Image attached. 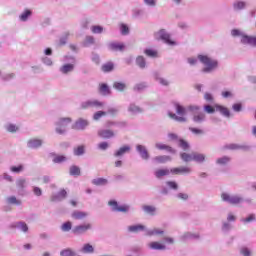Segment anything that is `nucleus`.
Segmentation results:
<instances>
[{"mask_svg":"<svg viewBox=\"0 0 256 256\" xmlns=\"http://www.w3.org/2000/svg\"><path fill=\"white\" fill-rule=\"evenodd\" d=\"M197 59L204 65L202 73H213L219 69V61L209 57V55L200 54Z\"/></svg>","mask_w":256,"mask_h":256,"instance_id":"obj_1","label":"nucleus"},{"mask_svg":"<svg viewBox=\"0 0 256 256\" xmlns=\"http://www.w3.org/2000/svg\"><path fill=\"white\" fill-rule=\"evenodd\" d=\"M173 106L177 114L168 112V117L173 119V121H177L178 123H187V117H185V115H187V108L179 104V102H174Z\"/></svg>","mask_w":256,"mask_h":256,"instance_id":"obj_2","label":"nucleus"},{"mask_svg":"<svg viewBox=\"0 0 256 256\" xmlns=\"http://www.w3.org/2000/svg\"><path fill=\"white\" fill-rule=\"evenodd\" d=\"M188 111L192 112L191 120L195 125H203L207 121V114L201 110V106L190 105Z\"/></svg>","mask_w":256,"mask_h":256,"instance_id":"obj_3","label":"nucleus"},{"mask_svg":"<svg viewBox=\"0 0 256 256\" xmlns=\"http://www.w3.org/2000/svg\"><path fill=\"white\" fill-rule=\"evenodd\" d=\"M232 37H240V43L242 45H249L250 47H256V37L249 36L243 30L233 29L231 31Z\"/></svg>","mask_w":256,"mask_h":256,"instance_id":"obj_4","label":"nucleus"},{"mask_svg":"<svg viewBox=\"0 0 256 256\" xmlns=\"http://www.w3.org/2000/svg\"><path fill=\"white\" fill-rule=\"evenodd\" d=\"M221 199L224 203H228V205H241L245 201V198L239 194H229L227 192H223L221 194Z\"/></svg>","mask_w":256,"mask_h":256,"instance_id":"obj_5","label":"nucleus"},{"mask_svg":"<svg viewBox=\"0 0 256 256\" xmlns=\"http://www.w3.org/2000/svg\"><path fill=\"white\" fill-rule=\"evenodd\" d=\"M71 121H73L71 118H60L55 122V132L58 135H65L67 133V127H69Z\"/></svg>","mask_w":256,"mask_h":256,"instance_id":"obj_6","label":"nucleus"},{"mask_svg":"<svg viewBox=\"0 0 256 256\" xmlns=\"http://www.w3.org/2000/svg\"><path fill=\"white\" fill-rule=\"evenodd\" d=\"M93 230V224L92 223H84L76 225L72 228L73 235L79 236V235H85L88 231Z\"/></svg>","mask_w":256,"mask_h":256,"instance_id":"obj_7","label":"nucleus"},{"mask_svg":"<svg viewBox=\"0 0 256 256\" xmlns=\"http://www.w3.org/2000/svg\"><path fill=\"white\" fill-rule=\"evenodd\" d=\"M108 205L111 207V210L115 213H129L131 206L127 204L119 205L116 200H110Z\"/></svg>","mask_w":256,"mask_h":256,"instance_id":"obj_8","label":"nucleus"},{"mask_svg":"<svg viewBox=\"0 0 256 256\" xmlns=\"http://www.w3.org/2000/svg\"><path fill=\"white\" fill-rule=\"evenodd\" d=\"M103 105L105 104L99 100H95V99L86 100L81 102L80 109H99L103 107Z\"/></svg>","mask_w":256,"mask_h":256,"instance_id":"obj_9","label":"nucleus"},{"mask_svg":"<svg viewBox=\"0 0 256 256\" xmlns=\"http://www.w3.org/2000/svg\"><path fill=\"white\" fill-rule=\"evenodd\" d=\"M156 39H161V41H164V43L170 46L177 45V42L171 40V35L167 33V30L165 29H161L159 32L156 33Z\"/></svg>","mask_w":256,"mask_h":256,"instance_id":"obj_10","label":"nucleus"},{"mask_svg":"<svg viewBox=\"0 0 256 256\" xmlns=\"http://www.w3.org/2000/svg\"><path fill=\"white\" fill-rule=\"evenodd\" d=\"M90 125L89 120L84 118H78L72 125V129L75 131H85Z\"/></svg>","mask_w":256,"mask_h":256,"instance_id":"obj_11","label":"nucleus"},{"mask_svg":"<svg viewBox=\"0 0 256 256\" xmlns=\"http://www.w3.org/2000/svg\"><path fill=\"white\" fill-rule=\"evenodd\" d=\"M45 144V141L41 138H31L27 141V147L28 149H41L43 145Z\"/></svg>","mask_w":256,"mask_h":256,"instance_id":"obj_12","label":"nucleus"},{"mask_svg":"<svg viewBox=\"0 0 256 256\" xmlns=\"http://www.w3.org/2000/svg\"><path fill=\"white\" fill-rule=\"evenodd\" d=\"M136 152L139 154L141 159H143L144 161H148L150 156H149V150L147 149V146L142 144H137Z\"/></svg>","mask_w":256,"mask_h":256,"instance_id":"obj_13","label":"nucleus"},{"mask_svg":"<svg viewBox=\"0 0 256 256\" xmlns=\"http://www.w3.org/2000/svg\"><path fill=\"white\" fill-rule=\"evenodd\" d=\"M215 110L218 111V113H220V115H222L223 117H226V119L231 118V111L229 110V108L220 104H215Z\"/></svg>","mask_w":256,"mask_h":256,"instance_id":"obj_14","label":"nucleus"},{"mask_svg":"<svg viewBox=\"0 0 256 256\" xmlns=\"http://www.w3.org/2000/svg\"><path fill=\"white\" fill-rule=\"evenodd\" d=\"M191 168L187 167V166H181L178 168H172L171 169V173L173 175H189V173H191Z\"/></svg>","mask_w":256,"mask_h":256,"instance_id":"obj_15","label":"nucleus"},{"mask_svg":"<svg viewBox=\"0 0 256 256\" xmlns=\"http://www.w3.org/2000/svg\"><path fill=\"white\" fill-rule=\"evenodd\" d=\"M127 111H128V113H130V115H139V114L143 113V108H141L140 106H138L135 103H130L128 105Z\"/></svg>","mask_w":256,"mask_h":256,"instance_id":"obj_16","label":"nucleus"},{"mask_svg":"<svg viewBox=\"0 0 256 256\" xmlns=\"http://www.w3.org/2000/svg\"><path fill=\"white\" fill-rule=\"evenodd\" d=\"M224 148L229 149L230 151H249V146L241 144H227L224 146Z\"/></svg>","mask_w":256,"mask_h":256,"instance_id":"obj_17","label":"nucleus"},{"mask_svg":"<svg viewBox=\"0 0 256 256\" xmlns=\"http://www.w3.org/2000/svg\"><path fill=\"white\" fill-rule=\"evenodd\" d=\"M11 227L12 229H18L19 231H22V233H27L29 231V226L23 221L13 223Z\"/></svg>","mask_w":256,"mask_h":256,"instance_id":"obj_18","label":"nucleus"},{"mask_svg":"<svg viewBox=\"0 0 256 256\" xmlns=\"http://www.w3.org/2000/svg\"><path fill=\"white\" fill-rule=\"evenodd\" d=\"M75 71L74 64H64L59 68V72L62 75H69V73H73Z\"/></svg>","mask_w":256,"mask_h":256,"instance_id":"obj_19","label":"nucleus"},{"mask_svg":"<svg viewBox=\"0 0 256 256\" xmlns=\"http://www.w3.org/2000/svg\"><path fill=\"white\" fill-rule=\"evenodd\" d=\"M146 227L145 225L142 224H136V225H130L127 228L128 233H141V231L146 232Z\"/></svg>","mask_w":256,"mask_h":256,"instance_id":"obj_20","label":"nucleus"},{"mask_svg":"<svg viewBox=\"0 0 256 256\" xmlns=\"http://www.w3.org/2000/svg\"><path fill=\"white\" fill-rule=\"evenodd\" d=\"M148 247L152 251H165V249H167V246H165V244H161L160 242L157 241L150 242L148 244Z\"/></svg>","mask_w":256,"mask_h":256,"instance_id":"obj_21","label":"nucleus"},{"mask_svg":"<svg viewBox=\"0 0 256 256\" xmlns=\"http://www.w3.org/2000/svg\"><path fill=\"white\" fill-rule=\"evenodd\" d=\"M98 136L102 137V139H112V137H115V132L109 129H102L98 131Z\"/></svg>","mask_w":256,"mask_h":256,"instance_id":"obj_22","label":"nucleus"},{"mask_svg":"<svg viewBox=\"0 0 256 256\" xmlns=\"http://www.w3.org/2000/svg\"><path fill=\"white\" fill-rule=\"evenodd\" d=\"M146 235L148 237H159L160 235H165V231L159 228L146 229Z\"/></svg>","mask_w":256,"mask_h":256,"instance_id":"obj_23","label":"nucleus"},{"mask_svg":"<svg viewBox=\"0 0 256 256\" xmlns=\"http://www.w3.org/2000/svg\"><path fill=\"white\" fill-rule=\"evenodd\" d=\"M155 147L156 149H159V151H167L168 153H172V155H175V153H177V151L173 149V147L166 144L156 143Z\"/></svg>","mask_w":256,"mask_h":256,"instance_id":"obj_24","label":"nucleus"},{"mask_svg":"<svg viewBox=\"0 0 256 256\" xmlns=\"http://www.w3.org/2000/svg\"><path fill=\"white\" fill-rule=\"evenodd\" d=\"M65 197H67V191L65 189H62L58 193L52 195L51 201H54V202L63 201Z\"/></svg>","mask_w":256,"mask_h":256,"instance_id":"obj_25","label":"nucleus"},{"mask_svg":"<svg viewBox=\"0 0 256 256\" xmlns=\"http://www.w3.org/2000/svg\"><path fill=\"white\" fill-rule=\"evenodd\" d=\"M170 174H171V169L169 170L168 168L158 169L154 172L156 179H163V177H167V175H170Z\"/></svg>","mask_w":256,"mask_h":256,"instance_id":"obj_26","label":"nucleus"},{"mask_svg":"<svg viewBox=\"0 0 256 256\" xmlns=\"http://www.w3.org/2000/svg\"><path fill=\"white\" fill-rule=\"evenodd\" d=\"M199 239V234L191 233V232H186L181 236L182 241H195Z\"/></svg>","mask_w":256,"mask_h":256,"instance_id":"obj_27","label":"nucleus"},{"mask_svg":"<svg viewBox=\"0 0 256 256\" xmlns=\"http://www.w3.org/2000/svg\"><path fill=\"white\" fill-rule=\"evenodd\" d=\"M153 75H154L155 81H157L160 85H162L163 87H169V80L161 77L159 72H154Z\"/></svg>","mask_w":256,"mask_h":256,"instance_id":"obj_28","label":"nucleus"},{"mask_svg":"<svg viewBox=\"0 0 256 256\" xmlns=\"http://www.w3.org/2000/svg\"><path fill=\"white\" fill-rule=\"evenodd\" d=\"M228 163H231V157L229 156H222L216 159V165H219V167H225Z\"/></svg>","mask_w":256,"mask_h":256,"instance_id":"obj_29","label":"nucleus"},{"mask_svg":"<svg viewBox=\"0 0 256 256\" xmlns=\"http://www.w3.org/2000/svg\"><path fill=\"white\" fill-rule=\"evenodd\" d=\"M129 151H131V146H122L114 153V157H123V155H125V153H129Z\"/></svg>","mask_w":256,"mask_h":256,"instance_id":"obj_30","label":"nucleus"},{"mask_svg":"<svg viewBox=\"0 0 256 256\" xmlns=\"http://www.w3.org/2000/svg\"><path fill=\"white\" fill-rule=\"evenodd\" d=\"M81 253H84L86 255H91L93 253H95V248L93 247V245L86 243L83 245V247L80 249Z\"/></svg>","mask_w":256,"mask_h":256,"instance_id":"obj_31","label":"nucleus"},{"mask_svg":"<svg viewBox=\"0 0 256 256\" xmlns=\"http://www.w3.org/2000/svg\"><path fill=\"white\" fill-rule=\"evenodd\" d=\"M16 187L18 191L21 193V191H24L25 188L27 187V179L25 178H18L16 180Z\"/></svg>","mask_w":256,"mask_h":256,"instance_id":"obj_32","label":"nucleus"},{"mask_svg":"<svg viewBox=\"0 0 256 256\" xmlns=\"http://www.w3.org/2000/svg\"><path fill=\"white\" fill-rule=\"evenodd\" d=\"M108 49L109 51H123V49H125V45L117 42H112L108 44Z\"/></svg>","mask_w":256,"mask_h":256,"instance_id":"obj_33","label":"nucleus"},{"mask_svg":"<svg viewBox=\"0 0 256 256\" xmlns=\"http://www.w3.org/2000/svg\"><path fill=\"white\" fill-rule=\"evenodd\" d=\"M7 205H16L17 207L22 205V202L20 199H17L15 196H8L6 198Z\"/></svg>","mask_w":256,"mask_h":256,"instance_id":"obj_34","label":"nucleus"},{"mask_svg":"<svg viewBox=\"0 0 256 256\" xmlns=\"http://www.w3.org/2000/svg\"><path fill=\"white\" fill-rule=\"evenodd\" d=\"M205 159V154L193 152L192 161H195V163H205Z\"/></svg>","mask_w":256,"mask_h":256,"instance_id":"obj_35","label":"nucleus"},{"mask_svg":"<svg viewBox=\"0 0 256 256\" xmlns=\"http://www.w3.org/2000/svg\"><path fill=\"white\" fill-rule=\"evenodd\" d=\"M145 15V10L144 9H141V8H134L132 10V17L134 19H141L143 18Z\"/></svg>","mask_w":256,"mask_h":256,"instance_id":"obj_36","label":"nucleus"},{"mask_svg":"<svg viewBox=\"0 0 256 256\" xmlns=\"http://www.w3.org/2000/svg\"><path fill=\"white\" fill-rule=\"evenodd\" d=\"M154 163H168V161H171V156L167 155H161V156H156L153 158Z\"/></svg>","mask_w":256,"mask_h":256,"instance_id":"obj_37","label":"nucleus"},{"mask_svg":"<svg viewBox=\"0 0 256 256\" xmlns=\"http://www.w3.org/2000/svg\"><path fill=\"white\" fill-rule=\"evenodd\" d=\"M99 93L104 96L111 95V88H109V85L102 83L99 87Z\"/></svg>","mask_w":256,"mask_h":256,"instance_id":"obj_38","label":"nucleus"},{"mask_svg":"<svg viewBox=\"0 0 256 256\" xmlns=\"http://www.w3.org/2000/svg\"><path fill=\"white\" fill-rule=\"evenodd\" d=\"M142 210L144 211V213H146L147 215H155V213H157V207L155 206H151V205H144L142 207Z\"/></svg>","mask_w":256,"mask_h":256,"instance_id":"obj_39","label":"nucleus"},{"mask_svg":"<svg viewBox=\"0 0 256 256\" xmlns=\"http://www.w3.org/2000/svg\"><path fill=\"white\" fill-rule=\"evenodd\" d=\"M232 229H233V224H231V222L222 221V227H221L222 233L227 235Z\"/></svg>","mask_w":256,"mask_h":256,"instance_id":"obj_40","label":"nucleus"},{"mask_svg":"<svg viewBox=\"0 0 256 256\" xmlns=\"http://www.w3.org/2000/svg\"><path fill=\"white\" fill-rule=\"evenodd\" d=\"M33 15V11L26 9L24 12H22L19 16L20 21L25 23L26 21L29 20V17Z\"/></svg>","mask_w":256,"mask_h":256,"instance_id":"obj_41","label":"nucleus"},{"mask_svg":"<svg viewBox=\"0 0 256 256\" xmlns=\"http://www.w3.org/2000/svg\"><path fill=\"white\" fill-rule=\"evenodd\" d=\"M93 185H96L97 187H105L107 183H109V180L105 178H95L92 180Z\"/></svg>","mask_w":256,"mask_h":256,"instance_id":"obj_42","label":"nucleus"},{"mask_svg":"<svg viewBox=\"0 0 256 256\" xmlns=\"http://www.w3.org/2000/svg\"><path fill=\"white\" fill-rule=\"evenodd\" d=\"M113 89H115L116 91H119L120 93H123V91L127 89V84L116 81L113 83Z\"/></svg>","mask_w":256,"mask_h":256,"instance_id":"obj_43","label":"nucleus"},{"mask_svg":"<svg viewBox=\"0 0 256 256\" xmlns=\"http://www.w3.org/2000/svg\"><path fill=\"white\" fill-rule=\"evenodd\" d=\"M69 173L72 177H79L81 175V168L79 166H70Z\"/></svg>","mask_w":256,"mask_h":256,"instance_id":"obj_44","label":"nucleus"},{"mask_svg":"<svg viewBox=\"0 0 256 256\" xmlns=\"http://www.w3.org/2000/svg\"><path fill=\"white\" fill-rule=\"evenodd\" d=\"M245 7H247V3L243 1H236L233 3L234 11H242V9H245Z\"/></svg>","mask_w":256,"mask_h":256,"instance_id":"obj_45","label":"nucleus"},{"mask_svg":"<svg viewBox=\"0 0 256 256\" xmlns=\"http://www.w3.org/2000/svg\"><path fill=\"white\" fill-rule=\"evenodd\" d=\"M64 61L68 65H74V67H75V65H77V58H75V56H73V55L64 56Z\"/></svg>","mask_w":256,"mask_h":256,"instance_id":"obj_46","label":"nucleus"},{"mask_svg":"<svg viewBox=\"0 0 256 256\" xmlns=\"http://www.w3.org/2000/svg\"><path fill=\"white\" fill-rule=\"evenodd\" d=\"M136 65H138L140 69H145V67H147V61L145 60V57L138 56L136 58Z\"/></svg>","mask_w":256,"mask_h":256,"instance_id":"obj_47","label":"nucleus"},{"mask_svg":"<svg viewBox=\"0 0 256 256\" xmlns=\"http://www.w3.org/2000/svg\"><path fill=\"white\" fill-rule=\"evenodd\" d=\"M91 45H95V37L86 36L83 42V47H91Z\"/></svg>","mask_w":256,"mask_h":256,"instance_id":"obj_48","label":"nucleus"},{"mask_svg":"<svg viewBox=\"0 0 256 256\" xmlns=\"http://www.w3.org/2000/svg\"><path fill=\"white\" fill-rule=\"evenodd\" d=\"M88 215L89 214H87V212H82V211H74L72 213V217L77 220L85 219V217H87Z\"/></svg>","mask_w":256,"mask_h":256,"instance_id":"obj_49","label":"nucleus"},{"mask_svg":"<svg viewBox=\"0 0 256 256\" xmlns=\"http://www.w3.org/2000/svg\"><path fill=\"white\" fill-rule=\"evenodd\" d=\"M60 256H77V252L73 251L71 248H65L60 251Z\"/></svg>","mask_w":256,"mask_h":256,"instance_id":"obj_50","label":"nucleus"},{"mask_svg":"<svg viewBox=\"0 0 256 256\" xmlns=\"http://www.w3.org/2000/svg\"><path fill=\"white\" fill-rule=\"evenodd\" d=\"M72 229L73 224L71 223V221H67L61 225V231H63L64 233H69V231H71Z\"/></svg>","mask_w":256,"mask_h":256,"instance_id":"obj_51","label":"nucleus"},{"mask_svg":"<svg viewBox=\"0 0 256 256\" xmlns=\"http://www.w3.org/2000/svg\"><path fill=\"white\" fill-rule=\"evenodd\" d=\"M89 25H91V18H82L80 21L81 29H89Z\"/></svg>","mask_w":256,"mask_h":256,"instance_id":"obj_52","label":"nucleus"},{"mask_svg":"<svg viewBox=\"0 0 256 256\" xmlns=\"http://www.w3.org/2000/svg\"><path fill=\"white\" fill-rule=\"evenodd\" d=\"M104 31V28L103 26L101 25H93L91 27V32L94 34V35H101V33H103Z\"/></svg>","mask_w":256,"mask_h":256,"instance_id":"obj_53","label":"nucleus"},{"mask_svg":"<svg viewBox=\"0 0 256 256\" xmlns=\"http://www.w3.org/2000/svg\"><path fill=\"white\" fill-rule=\"evenodd\" d=\"M114 67L115 66L113 65L112 62H108V63L102 65V71H103V73H111V71H113Z\"/></svg>","mask_w":256,"mask_h":256,"instance_id":"obj_54","label":"nucleus"},{"mask_svg":"<svg viewBox=\"0 0 256 256\" xmlns=\"http://www.w3.org/2000/svg\"><path fill=\"white\" fill-rule=\"evenodd\" d=\"M180 157L182 161H184L185 163H189L190 161H193V153L187 154L183 152V153H180Z\"/></svg>","mask_w":256,"mask_h":256,"instance_id":"obj_55","label":"nucleus"},{"mask_svg":"<svg viewBox=\"0 0 256 256\" xmlns=\"http://www.w3.org/2000/svg\"><path fill=\"white\" fill-rule=\"evenodd\" d=\"M144 53H145V55H147V57H151L152 59L159 57L157 50L145 49Z\"/></svg>","mask_w":256,"mask_h":256,"instance_id":"obj_56","label":"nucleus"},{"mask_svg":"<svg viewBox=\"0 0 256 256\" xmlns=\"http://www.w3.org/2000/svg\"><path fill=\"white\" fill-rule=\"evenodd\" d=\"M5 129L8 131V133H17L19 131V127H17L15 124H7Z\"/></svg>","mask_w":256,"mask_h":256,"instance_id":"obj_57","label":"nucleus"},{"mask_svg":"<svg viewBox=\"0 0 256 256\" xmlns=\"http://www.w3.org/2000/svg\"><path fill=\"white\" fill-rule=\"evenodd\" d=\"M25 170V166H23V164H20L18 166H11L10 167V171L12 173H22V171Z\"/></svg>","mask_w":256,"mask_h":256,"instance_id":"obj_58","label":"nucleus"},{"mask_svg":"<svg viewBox=\"0 0 256 256\" xmlns=\"http://www.w3.org/2000/svg\"><path fill=\"white\" fill-rule=\"evenodd\" d=\"M74 155L76 157H81L82 155H85V146H78L76 149H74Z\"/></svg>","mask_w":256,"mask_h":256,"instance_id":"obj_59","label":"nucleus"},{"mask_svg":"<svg viewBox=\"0 0 256 256\" xmlns=\"http://www.w3.org/2000/svg\"><path fill=\"white\" fill-rule=\"evenodd\" d=\"M134 91H145L147 89V84L146 82H141L136 85H134Z\"/></svg>","mask_w":256,"mask_h":256,"instance_id":"obj_60","label":"nucleus"},{"mask_svg":"<svg viewBox=\"0 0 256 256\" xmlns=\"http://www.w3.org/2000/svg\"><path fill=\"white\" fill-rule=\"evenodd\" d=\"M204 111L205 113H208L209 115H213L217 110L215 109V106H211L209 104L204 105Z\"/></svg>","mask_w":256,"mask_h":256,"instance_id":"obj_61","label":"nucleus"},{"mask_svg":"<svg viewBox=\"0 0 256 256\" xmlns=\"http://www.w3.org/2000/svg\"><path fill=\"white\" fill-rule=\"evenodd\" d=\"M178 147L183 149V151H187L189 149V143L183 139H179Z\"/></svg>","mask_w":256,"mask_h":256,"instance_id":"obj_62","label":"nucleus"},{"mask_svg":"<svg viewBox=\"0 0 256 256\" xmlns=\"http://www.w3.org/2000/svg\"><path fill=\"white\" fill-rule=\"evenodd\" d=\"M240 255L242 256H252V252L248 247L240 248Z\"/></svg>","mask_w":256,"mask_h":256,"instance_id":"obj_63","label":"nucleus"},{"mask_svg":"<svg viewBox=\"0 0 256 256\" xmlns=\"http://www.w3.org/2000/svg\"><path fill=\"white\" fill-rule=\"evenodd\" d=\"M120 33L121 35H128L129 34V26L126 24H121L120 25Z\"/></svg>","mask_w":256,"mask_h":256,"instance_id":"obj_64","label":"nucleus"}]
</instances>
